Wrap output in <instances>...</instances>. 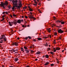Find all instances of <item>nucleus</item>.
<instances>
[{
    "instance_id": "1",
    "label": "nucleus",
    "mask_w": 67,
    "mask_h": 67,
    "mask_svg": "<svg viewBox=\"0 0 67 67\" xmlns=\"http://www.w3.org/2000/svg\"><path fill=\"white\" fill-rule=\"evenodd\" d=\"M17 0H14L13 2H12L13 3V4L15 6V7H16V8H17V9H20V8H21V6H17V5H18V4H17Z\"/></svg>"
},
{
    "instance_id": "2",
    "label": "nucleus",
    "mask_w": 67,
    "mask_h": 67,
    "mask_svg": "<svg viewBox=\"0 0 67 67\" xmlns=\"http://www.w3.org/2000/svg\"><path fill=\"white\" fill-rule=\"evenodd\" d=\"M14 21H11V22L9 21L8 22L9 24L10 25H12L11 24H17V21L16 20H14Z\"/></svg>"
},
{
    "instance_id": "3",
    "label": "nucleus",
    "mask_w": 67,
    "mask_h": 67,
    "mask_svg": "<svg viewBox=\"0 0 67 67\" xmlns=\"http://www.w3.org/2000/svg\"><path fill=\"white\" fill-rule=\"evenodd\" d=\"M5 36L4 35H2L1 37L0 38V40H4V41H6L7 39H6V37H5Z\"/></svg>"
},
{
    "instance_id": "4",
    "label": "nucleus",
    "mask_w": 67,
    "mask_h": 67,
    "mask_svg": "<svg viewBox=\"0 0 67 67\" xmlns=\"http://www.w3.org/2000/svg\"><path fill=\"white\" fill-rule=\"evenodd\" d=\"M33 16L32 15H30L29 16V18H30V19H33L35 20H36V18L34 17H33Z\"/></svg>"
},
{
    "instance_id": "5",
    "label": "nucleus",
    "mask_w": 67,
    "mask_h": 67,
    "mask_svg": "<svg viewBox=\"0 0 67 67\" xmlns=\"http://www.w3.org/2000/svg\"><path fill=\"white\" fill-rule=\"evenodd\" d=\"M1 4L2 7H3L4 9H5V7L4 6V5H5V4L3 2H1Z\"/></svg>"
},
{
    "instance_id": "6",
    "label": "nucleus",
    "mask_w": 67,
    "mask_h": 67,
    "mask_svg": "<svg viewBox=\"0 0 67 67\" xmlns=\"http://www.w3.org/2000/svg\"><path fill=\"white\" fill-rule=\"evenodd\" d=\"M58 32L59 33H63L64 32V31H63L61 29H60L58 31Z\"/></svg>"
},
{
    "instance_id": "7",
    "label": "nucleus",
    "mask_w": 67,
    "mask_h": 67,
    "mask_svg": "<svg viewBox=\"0 0 67 67\" xmlns=\"http://www.w3.org/2000/svg\"><path fill=\"white\" fill-rule=\"evenodd\" d=\"M18 43L16 42L14 43L13 42V45H15V46H18Z\"/></svg>"
},
{
    "instance_id": "8",
    "label": "nucleus",
    "mask_w": 67,
    "mask_h": 67,
    "mask_svg": "<svg viewBox=\"0 0 67 67\" xmlns=\"http://www.w3.org/2000/svg\"><path fill=\"white\" fill-rule=\"evenodd\" d=\"M34 3L35 4H34V5H35V6L36 7L37 6V3L36 2H34Z\"/></svg>"
},
{
    "instance_id": "9",
    "label": "nucleus",
    "mask_w": 67,
    "mask_h": 67,
    "mask_svg": "<svg viewBox=\"0 0 67 67\" xmlns=\"http://www.w3.org/2000/svg\"><path fill=\"white\" fill-rule=\"evenodd\" d=\"M19 23L20 24V23H21V20L20 19H19L18 21H17V23Z\"/></svg>"
},
{
    "instance_id": "10",
    "label": "nucleus",
    "mask_w": 67,
    "mask_h": 67,
    "mask_svg": "<svg viewBox=\"0 0 67 67\" xmlns=\"http://www.w3.org/2000/svg\"><path fill=\"white\" fill-rule=\"evenodd\" d=\"M49 64V63L48 62H47L46 63L44 64V65L45 66H46L48 65V64Z\"/></svg>"
},
{
    "instance_id": "11",
    "label": "nucleus",
    "mask_w": 67,
    "mask_h": 67,
    "mask_svg": "<svg viewBox=\"0 0 67 67\" xmlns=\"http://www.w3.org/2000/svg\"><path fill=\"white\" fill-rule=\"evenodd\" d=\"M46 57V58H48L49 57V56H48V55H46L45 56Z\"/></svg>"
},
{
    "instance_id": "12",
    "label": "nucleus",
    "mask_w": 67,
    "mask_h": 67,
    "mask_svg": "<svg viewBox=\"0 0 67 67\" xmlns=\"http://www.w3.org/2000/svg\"><path fill=\"white\" fill-rule=\"evenodd\" d=\"M41 52H40L38 51L36 53V54H41Z\"/></svg>"
},
{
    "instance_id": "13",
    "label": "nucleus",
    "mask_w": 67,
    "mask_h": 67,
    "mask_svg": "<svg viewBox=\"0 0 67 67\" xmlns=\"http://www.w3.org/2000/svg\"><path fill=\"white\" fill-rule=\"evenodd\" d=\"M29 11H31V12L33 11V10L31 8H29Z\"/></svg>"
},
{
    "instance_id": "14",
    "label": "nucleus",
    "mask_w": 67,
    "mask_h": 67,
    "mask_svg": "<svg viewBox=\"0 0 67 67\" xmlns=\"http://www.w3.org/2000/svg\"><path fill=\"white\" fill-rule=\"evenodd\" d=\"M60 48L58 47H57L56 48V50H60Z\"/></svg>"
},
{
    "instance_id": "15",
    "label": "nucleus",
    "mask_w": 67,
    "mask_h": 67,
    "mask_svg": "<svg viewBox=\"0 0 67 67\" xmlns=\"http://www.w3.org/2000/svg\"><path fill=\"white\" fill-rule=\"evenodd\" d=\"M37 39L39 41H41V40H42V38H37Z\"/></svg>"
},
{
    "instance_id": "16",
    "label": "nucleus",
    "mask_w": 67,
    "mask_h": 67,
    "mask_svg": "<svg viewBox=\"0 0 67 67\" xmlns=\"http://www.w3.org/2000/svg\"><path fill=\"white\" fill-rule=\"evenodd\" d=\"M15 8V6L14 5L13 6V7L12 8V10H14V8Z\"/></svg>"
},
{
    "instance_id": "17",
    "label": "nucleus",
    "mask_w": 67,
    "mask_h": 67,
    "mask_svg": "<svg viewBox=\"0 0 67 67\" xmlns=\"http://www.w3.org/2000/svg\"><path fill=\"white\" fill-rule=\"evenodd\" d=\"M18 58H15V62H16L18 60Z\"/></svg>"
},
{
    "instance_id": "18",
    "label": "nucleus",
    "mask_w": 67,
    "mask_h": 67,
    "mask_svg": "<svg viewBox=\"0 0 67 67\" xmlns=\"http://www.w3.org/2000/svg\"><path fill=\"white\" fill-rule=\"evenodd\" d=\"M29 52H30V50L27 49L26 50V53H29Z\"/></svg>"
},
{
    "instance_id": "19",
    "label": "nucleus",
    "mask_w": 67,
    "mask_h": 67,
    "mask_svg": "<svg viewBox=\"0 0 67 67\" xmlns=\"http://www.w3.org/2000/svg\"><path fill=\"white\" fill-rule=\"evenodd\" d=\"M27 8V6H25V7H24L23 8V9H26Z\"/></svg>"
},
{
    "instance_id": "20",
    "label": "nucleus",
    "mask_w": 67,
    "mask_h": 67,
    "mask_svg": "<svg viewBox=\"0 0 67 67\" xmlns=\"http://www.w3.org/2000/svg\"><path fill=\"white\" fill-rule=\"evenodd\" d=\"M50 53L51 54H52V55H54V53L52 52H50Z\"/></svg>"
},
{
    "instance_id": "21",
    "label": "nucleus",
    "mask_w": 67,
    "mask_h": 67,
    "mask_svg": "<svg viewBox=\"0 0 67 67\" xmlns=\"http://www.w3.org/2000/svg\"><path fill=\"white\" fill-rule=\"evenodd\" d=\"M14 49H12V50H11L10 51V52H11L12 53H13V50Z\"/></svg>"
},
{
    "instance_id": "22",
    "label": "nucleus",
    "mask_w": 67,
    "mask_h": 67,
    "mask_svg": "<svg viewBox=\"0 0 67 67\" xmlns=\"http://www.w3.org/2000/svg\"><path fill=\"white\" fill-rule=\"evenodd\" d=\"M20 4H19V6H21V7H22V4H21V3L20 2Z\"/></svg>"
},
{
    "instance_id": "23",
    "label": "nucleus",
    "mask_w": 67,
    "mask_h": 67,
    "mask_svg": "<svg viewBox=\"0 0 67 67\" xmlns=\"http://www.w3.org/2000/svg\"><path fill=\"white\" fill-rule=\"evenodd\" d=\"M22 26L23 27H26V25H22Z\"/></svg>"
},
{
    "instance_id": "24",
    "label": "nucleus",
    "mask_w": 67,
    "mask_h": 67,
    "mask_svg": "<svg viewBox=\"0 0 67 67\" xmlns=\"http://www.w3.org/2000/svg\"><path fill=\"white\" fill-rule=\"evenodd\" d=\"M24 49H27V48L25 46L24 47Z\"/></svg>"
},
{
    "instance_id": "25",
    "label": "nucleus",
    "mask_w": 67,
    "mask_h": 67,
    "mask_svg": "<svg viewBox=\"0 0 67 67\" xmlns=\"http://www.w3.org/2000/svg\"><path fill=\"white\" fill-rule=\"evenodd\" d=\"M65 23V22H61V24H64Z\"/></svg>"
},
{
    "instance_id": "26",
    "label": "nucleus",
    "mask_w": 67,
    "mask_h": 67,
    "mask_svg": "<svg viewBox=\"0 0 67 67\" xmlns=\"http://www.w3.org/2000/svg\"><path fill=\"white\" fill-rule=\"evenodd\" d=\"M57 22H62V20H61V21H60L59 20L57 21Z\"/></svg>"
},
{
    "instance_id": "27",
    "label": "nucleus",
    "mask_w": 67,
    "mask_h": 67,
    "mask_svg": "<svg viewBox=\"0 0 67 67\" xmlns=\"http://www.w3.org/2000/svg\"><path fill=\"white\" fill-rule=\"evenodd\" d=\"M54 65V64H52L50 65V66H53Z\"/></svg>"
},
{
    "instance_id": "28",
    "label": "nucleus",
    "mask_w": 67,
    "mask_h": 67,
    "mask_svg": "<svg viewBox=\"0 0 67 67\" xmlns=\"http://www.w3.org/2000/svg\"><path fill=\"white\" fill-rule=\"evenodd\" d=\"M54 35H55V36L57 35V32H55Z\"/></svg>"
},
{
    "instance_id": "29",
    "label": "nucleus",
    "mask_w": 67,
    "mask_h": 67,
    "mask_svg": "<svg viewBox=\"0 0 67 67\" xmlns=\"http://www.w3.org/2000/svg\"><path fill=\"white\" fill-rule=\"evenodd\" d=\"M13 16L14 17H15V16H16V15L13 14Z\"/></svg>"
},
{
    "instance_id": "30",
    "label": "nucleus",
    "mask_w": 67,
    "mask_h": 67,
    "mask_svg": "<svg viewBox=\"0 0 67 67\" xmlns=\"http://www.w3.org/2000/svg\"><path fill=\"white\" fill-rule=\"evenodd\" d=\"M5 4L7 5H8V2L7 1L5 2Z\"/></svg>"
},
{
    "instance_id": "31",
    "label": "nucleus",
    "mask_w": 67,
    "mask_h": 67,
    "mask_svg": "<svg viewBox=\"0 0 67 67\" xmlns=\"http://www.w3.org/2000/svg\"><path fill=\"white\" fill-rule=\"evenodd\" d=\"M57 27H62V26H57Z\"/></svg>"
},
{
    "instance_id": "32",
    "label": "nucleus",
    "mask_w": 67,
    "mask_h": 67,
    "mask_svg": "<svg viewBox=\"0 0 67 67\" xmlns=\"http://www.w3.org/2000/svg\"><path fill=\"white\" fill-rule=\"evenodd\" d=\"M53 18L54 19V20H56V17H55V16H54Z\"/></svg>"
},
{
    "instance_id": "33",
    "label": "nucleus",
    "mask_w": 67,
    "mask_h": 67,
    "mask_svg": "<svg viewBox=\"0 0 67 67\" xmlns=\"http://www.w3.org/2000/svg\"><path fill=\"white\" fill-rule=\"evenodd\" d=\"M28 38H29V39H31V37H30V36H28Z\"/></svg>"
},
{
    "instance_id": "34",
    "label": "nucleus",
    "mask_w": 67,
    "mask_h": 67,
    "mask_svg": "<svg viewBox=\"0 0 67 67\" xmlns=\"http://www.w3.org/2000/svg\"><path fill=\"white\" fill-rule=\"evenodd\" d=\"M2 13L4 15V14H5V12H4Z\"/></svg>"
},
{
    "instance_id": "35",
    "label": "nucleus",
    "mask_w": 67,
    "mask_h": 67,
    "mask_svg": "<svg viewBox=\"0 0 67 67\" xmlns=\"http://www.w3.org/2000/svg\"><path fill=\"white\" fill-rule=\"evenodd\" d=\"M31 53H34V51L33 50H31Z\"/></svg>"
},
{
    "instance_id": "36",
    "label": "nucleus",
    "mask_w": 67,
    "mask_h": 67,
    "mask_svg": "<svg viewBox=\"0 0 67 67\" xmlns=\"http://www.w3.org/2000/svg\"><path fill=\"white\" fill-rule=\"evenodd\" d=\"M51 29L50 28H49L48 29H47V31H49V30H51Z\"/></svg>"
},
{
    "instance_id": "37",
    "label": "nucleus",
    "mask_w": 67,
    "mask_h": 67,
    "mask_svg": "<svg viewBox=\"0 0 67 67\" xmlns=\"http://www.w3.org/2000/svg\"><path fill=\"white\" fill-rule=\"evenodd\" d=\"M2 39H0V41H1V42H3V40H1Z\"/></svg>"
},
{
    "instance_id": "38",
    "label": "nucleus",
    "mask_w": 67,
    "mask_h": 67,
    "mask_svg": "<svg viewBox=\"0 0 67 67\" xmlns=\"http://www.w3.org/2000/svg\"><path fill=\"white\" fill-rule=\"evenodd\" d=\"M25 38H26L25 40H27V39L28 38V37H26Z\"/></svg>"
},
{
    "instance_id": "39",
    "label": "nucleus",
    "mask_w": 67,
    "mask_h": 67,
    "mask_svg": "<svg viewBox=\"0 0 67 67\" xmlns=\"http://www.w3.org/2000/svg\"><path fill=\"white\" fill-rule=\"evenodd\" d=\"M8 8H9V9L10 8H11V7H10V6H9L8 7Z\"/></svg>"
},
{
    "instance_id": "40",
    "label": "nucleus",
    "mask_w": 67,
    "mask_h": 67,
    "mask_svg": "<svg viewBox=\"0 0 67 67\" xmlns=\"http://www.w3.org/2000/svg\"><path fill=\"white\" fill-rule=\"evenodd\" d=\"M48 38V37H46V36L44 37V38L46 39V38Z\"/></svg>"
},
{
    "instance_id": "41",
    "label": "nucleus",
    "mask_w": 67,
    "mask_h": 67,
    "mask_svg": "<svg viewBox=\"0 0 67 67\" xmlns=\"http://www.w3.org/2000/svg\"><path fill=\"white\" fill-rule=\"evenodd\" d=\"M48 32H51V30H48Z\"/></svg>"
},
{
    "instance_id": "42",
    "label": "nucleus",
    "mask_w": 67,
    "mask_h": 67,
    "mask_svg": "<svg viewBox=\"0 0 67 67\" xmlns=\"http://www.w3.org/2000/svg\"><path fill=\"white\" fill-rule=\"evenodd\" d=\"M12 34H13V32H13V30H12Z\"/></svg>"
},
{
    "instance_id": "43",
    "label": "nucleus",
    "mask_w": 67,
    "mask_h": 67,
    "mask_svg": "<svg viewBox=\"0 0 67 67\" xmlns=\"http://www.w3.org/2000/svg\"><path fill=\"white\" fill-rule=\"evenodd\" d=\"M48 45V44H45L46 46H47Z\"/></svg>"
},
{
    "instance_id": "44",
    "label": "nucleus",
    "mask_w": 67,
    "mask_h": 67,
    "mask_svg": "<svg viewBox=\"0 0 67 67\" xmlns=\"http://www.w3.org/2000/svg\"><path fill=\"white\" fill-rule=\"evenodd\" d=\"M30 13L31 14L30 15H32V12H30Z\"/></svg>"
},
{
    "instance_id": "45",
    "label": "nucleus",
    "mask_w": 67,
    "mask_h": 67,
    "mask_svg": "<svg viewBox=\"0 0 67 67\" xmlns=\"http://www.w3.org/2000/svg\"><path fill=\"white\" fill-rule=\"evenodd\" d=\"M23 19L21 20V22H23Z\"/></svg>"
},
{
    "instance_id": "46",
    "label": "nucleus",
    "mask_w": 67,
    "mask_h": 67,
    "mask_svg": "<svg viewBox=\"0 0 67 67\" xmlns=\"http://www.w3.org/2000/svg\"><path fill=\"white\" fill-rule=\"evenodd\" d=\"M48 49L49 50H50V49H51V48H48Z\"/></svg>"
},
{
    "instance_id": "47",
    "label": "nucleus",
    "mask_w": 67,
    "mask_h": 67,
    "mask_svg": "<svg viewBox=\"0 0 67 67\" xmlns=\"http://www.w3.org/2000/svg\"><path fill=\"white\" fill-rule=\"evenodd\" d=\"M5 16L4 15H3L2 16V18H4V17H5Z\"/></svg>"
},
{
    "instance_id": "48",
    "label": "nucleus",
    "mask_w": 67,
    "mask_h": 67,
    "mask_svg": "<svg viewBox=\"0 0 67 67\" xmlns=\"http://www.w3.org/2000/svg\"><path fill=\"white\" fill-rule=\"evenodd\" d=\"M54 51H53V52H56V49H55V50H54Z\"/></svg>"
},
{
    "instance_id": "49",
    "label": "nucleus",
    "mask_w": 67,
    "mask_h": 67,
    "mask_svg": "<svg viewBox=\"0 0 67 67\" xmlns=\"http://www.w3.org/2000/svg\"><path fill=\"white\" fill-rule=\"evenodd\" d=\"M25 18L26 19H27V17L26 16H25Z\"/></svg>"
},
{
    "instance_id": "50",
    "label": "nucleus",
    "mask_w": 67,
    "mask_h": 67,
    "mask_svg": "<svg viewBox=\"0 0 67 67\" xmlns=\"http://www.w3.org/2000/svg\"><path fill=\"white\" fill-rule=\"evenodd\" d=\"M5 19L4 18H2V20H4Z\"/></svg>"
},
{
    "instance_id": "51",
    "label": "nucleus",
    "mask_w": 67,
    "mask_h": 67,
    "mask_svg": "<svg viewBox=\"0 0 67 67\" xmlns=\"http://www.w3.org/2000/svg\"><path fill=\"white\" fill-rule=\"evenodd\" d=\"M21 51H24V49H21Z\"/></svg>"
},
{
    "instance_id": "52",
    "label": "nucleus",
    "mask_w": 67,
    "mask_h": 67,
    "mask_svg": "<svg viewBox=\"0 0 67 67\" xmlns=\"http://www.w3.org/2000/svg\"><path fill=\"white\" fill-rule=\"evenodd\" d=\"M33 41H35V42H36V39H34V40H33Z\"/></svg>"
},
{
    "instance_id": "53",
    "label": "nucleus",
    "mask_w": 67,
    "mask_h": 67,
    "mask_svg": "<svg viewBox=\"0 0 67 67\" xmlns=\"http://www.w3.org/2000/svg\"><path fill=\"white\" fill-rule=\"evenodd\" d=\"M16 51V50L14 51V49L13 50V52H15V51Z\"/></svg>"
},
{
    "instance_id": "54",
    "label": "nucleus",
    "mask_w": 67,
    "mask_h": 67,
    "mask_svg": "<svg viewBox=\"0 0 67 67\" xmlns=\"http://www.w3.org/2000/svg\"><path fill=\"white\" fill-rule=\"evenodd\" d=\"M37 60H38L37 59H35V60H36V61H37Z\"/></svg>"
},
{
    "instance_id": "55",
    "label": "nucleus",
    "mask_w": 67,
    "mask_h": 67,
    "mask_svg": "<svg viewBox=\"0 0 67 67\" xmlns=\"http://www.w3.org/2000/svg\"><path fill=\"white\" fill-rule=\"evenodd\" d=\"M5 13H6V14H8V12H5Z\"/></svg>"
},
{
    "instance_id": "56",
    "label": "nucleus",
    "mask_w": 67,
    "mask_h": 67,
    "mask_svg": "<svg viewBox=\"0 0 67 67\" xmlns=\"http://www.w3.org/2000/svg\"><path fill=\"white\" fill-rule=\"evenodd\" d=\"M49 36L50 38H51L52 37L51 36V35H50Z\"/></svg>"
},
{
    "instance_id": "57",
    "label": "nucleus",
    "mask_w": 67,
    "mask_h": 67,
    "mask_svg": "<svg viewBox=\"0 0 67 67\" xmlns=\"http://www.w3.org/2000/svg\"><path fill=\"white\" fill-rule=\"evenodd\" d=\"M38 5H41V3H39L38 4Z\"/></svg>"
},
{
    "instance_id": "58",
    "label": "nucleus",
    "mask_w": 67,
    "mask_h": 67,
    "mask_svg": "<svg viewBox=\"0 0 67 67\" xmlns=\"http://www.w3.org/2000/svg\"><path fill=\"white\" fill-rule=\"evenodd\" d=\"M61 38L60 37H59V40H61Z\"/></svg>"
},
{
    "instance_id": "59",
    "label": "nucleus",
    "mask_w": 67,
    "mask_h": 67,
    "mask_svg": "<svg viewBox=\"0 0 67 67\" xmlns=\"http://www.w3.org/2000/svg\"><path fill=\"white\" fill-rule=\"evenodd\" d=\"M24 49V48H21V49Z\"/></svg>"
},
{
    "instance_id": "60",
    "label": "nucleus",
    "mask_w": 67,
    "mask_h": 67,
    "mask_svg": "<svg viewBox=\"0 0 67 67\" xmlns=\"http://www.w3.org/2000/svg\"><path fill=\"white\" fill-rule=\"evenodd\" d=\"M20 39V38L19 37L17 38V40H19Z\"/></svg>"
},
{
    "instance_id": "61",
    "label": "nucleus",
    "mask_w": 67,
    "mask_h": 67,
    "mask_svg": "<svg viewBox=\"0 0 67 67\" xmlns=\"http://www.w3.org/2000/svg\"><path fill=\"white\" fill-rule=\"evenodd\" d=\"M10 17H12V16L11 15H10Z\"/></svg>"
},
{
    "instance_id": "62",
    "label": "nucleus",
    "mask_w": 67,
    "mask_h": 67,
    "mask_svg": "<svg viewBox=\"0 0 67 67\" xmlns=\"http://www.w3.org/2000/svg\"><path fill=\"white\" fill-rule=\"evenodd\" d=\"M39 12L40 13H42V12H41V11H39Z\"/></svg>"
},
{
    "instance_id": "63",
    "label": "nucleus",
    "mask_w": 67,
    "mask_h": 67,
    "mask_svg": "<svg viewBox=\"0 0 67 67\" xmlns=\"http://www.w3.org/2000/svg\"><path fill=\"white\" fill-rule=\"evenodd\" d=\"M28 8H29V9H30V8H30V6H29L28 7Z\"/></svg>"
},
{
    "instance_id": "64",
    "label": "nucleus",
    "mask_w": 67,
    "mask_h": 67,
    "mask_svg": "<svg viewBox=\"0 0 67 67\" xmlns=\"http://www.w3.org/2000/svg\"><path fill=\"white\" fill-rule=\"evenodd\" d=\"M30 67V66H26V67Z\"/></svg>"
}]
</instances>
